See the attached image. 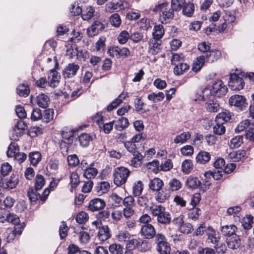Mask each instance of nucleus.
Segmentation results:
<instances>
[{
    "label": "nucleus",
    "instance_id": "obj_1",
    "mask_svg": "<svg viewBox=\"0 0 254 254\" xmlns=\"http://www.w3.org/2000/svg\"><path fill=\"white\" fill-rule=\"evenodd\" d=\"M185 0H172L171 5L168 2H163L156 6L149 11V14L159 16L174 15V12L180 11L183 8Z\"/></svg>",
    "mask_w": 254,
    "mask_h": 254
},
{
    "label": "nucleus",
    "instance_id": "obj_2",
    "mask_svg": "<svg viewBox=\"0 0 254 254\" xmlns=\"http://www.w3.org/2000/svg\"><path fill=\"white\" fill-rule=\"evenodd\" d=\"M147 211H150L152 216L156 217L158 223L168 224L171 221L170 213L166 211L165 207L161 205H152L147 207Z\"/></svg>",
    "mask_w": 254,
    "mask_h": 254
},
{
    "label": "nucleus",
    "instance_id": "obj_3",
    "mask_svg": "<svg viewBox=\"0 0 254 254\" xmlns=\"http://www.w3.org/2000/svg\"><path fill=\"white\" fill-rule=\"evenodd\" d=\"M130 171L127 168L120 167L116 168L114 172V182L118 187L124 184L130 174Z\"/></svg>",
    "mask_w": 254,
    "mask_h": 254
},
{
    "label": "nucleus",
    "instance_id": "obj_4",
    "mask_svg": "<svg viewBox=\"0 0 254 254\" xmlns=\"http://www.w3.org/2000/svg\"><path fill=\"white\" fill-rule=\"evenodd\" d=\"M245 85L243 78L236 73L230 74L228 82L229 88L234 91H239L242 89Z\"/></svg>",
    "mask_w": 254,
    "mask_h": 254
},
{
    "label": "nucleus",
    "instance_id": "obj_5",
    "mask_svg": "<svg viewBox=\"0 0 254 254\" xmlns=\"http://www.w3.org/2000/svg\"><path fill=\"white\" fill-rule=\"evenodd\" d=\"M213 93L215 96L220 97L224 95L227 92V88L224 84L223 81L221 80H216L213 83L211 87Z\"/></svg>",
    "mask_w": 254,
    "mask_h": 254
},
{
    "label": "nucleus",
    "instance_id": "obj_6",
    "mask_svg": "<svg viewBox=\"0 0 254 254\" xmlns=\"http://www.w3.org/2000/svg\"><path fill=\"white\" fill-rule=\"evenodd\" d=\"M108 53L111 56L117 58L124 59L130 55V51L127 48H120L118 47L110 48Z\"/></svg>",
    "mask_w": 254,
    "mask_h": 254
},
{
    "label": "nucleus",
    "instance_id": "obj_7",
    "mask_svg": "<svg viewBox=\"0 0 254 254\" xmlns=\"http://www.w3.org/2000/svg\"><path fill=\"white\" fill-rule=\"evenodd\" d=\"M205 235L207 237L206 241L208 243L216 244L220 239L219 233L211 226L206 228Z\"/></svg>",
    "mask_w": 254,
    "mask_h": 254
},
{
    "label": "nucleus",
    "instance_id": "obj_8",
    "mask_svg": "<svg viewBox=\"0 0 254 254\" xmlns=\"http://www.w3.org/2000/svg\"><path fill=\"white\" fill-rule=\"evenodd\" d=\"M79 69V65L75 63H70L67 64L63 70V75L65 79L74 77Z\"/></svg>",
    "mask_w": 254,
    "mask_h": 254
},
{
    "label": "nucleus",
    "instance_id": "obj_9",
    "mask_svg": "<svg viewBox=\"0 0 254 254\" xmlns=\"http://www.w3.org/2000/svg\"><path fill=\"white\" fill-rule=\"evenodd\" d=\"M141 236L147 239H151L154 237L156 231L152 224L142 225L140 232Z\"/></svg>",
    "mask_w": 254,
    "mask_h": 254
},
{
    "label": "nucleus",
    "instance_id": "obj_10",
    "mask_svg": "<svg viewBox=\"0 0 254 254\" xmlns=\"http://www.w3.org/2000/svg\"><path fill=\"white\" fill-rule=\"evenodd\" d=\"M246 101L245 97L239 95H233L229 99V103L230 105L238 107L241 110L243 109V107H245Z\"/></svg>",
    "mask_w": 254,
    "mask_h": 254
},
{
    "label": "nucleus",
    "instance_id": "obj_11",
    "mask_svg": "<svg viewBox=\"0 0 254 254\" xmlns=\"http://www.w3.org/2000/svg\"><path fill=\"white\" fill-rule=\"evenodd\" d=\"M106 206V203L101 198H94L90 200L88 208L92 212L99 211L103 209Z\"/></svg>",
    "mask_w": 254,
    "mask_h": 254
},
{
    "label": "nucleus",
    "instance_id": "obj_12",
    "mask_svg": "<svg viewBox=\"0 0 254 254\" xmlns=\"http://www.w3.org/2000/svg\"><path fill=\"white\" fill-rule=\"evenodd\" d=\"M228 247L232 250H236L240 247L241 245V239L238 235L229 237L226 239Z\"/></svg>",
    "mask_w": 254,
    "mask_h": 254
},
{
    "label": "nucleus",
    "instance_id": "obj_13",
    "mask_svg": "<svg viewBox=\"0 0 254 254\" xmlns=\"http://www.w3.org/2000/svg\"><path fill=\"white\" fill-rule=\"evenodd\" d=\"M104 28L103 23L99 21H95L91 27L87 29V34L89 36L93 37L98 34Z\"/></svg>",
    "mask_w": 254,
    "mask_h": 254
},
{
    "label": "nucleus",
    "instance_id": "obj_14",
    "mask_svg": "<svg viewBox=\"0 0 254 254\" xmlns=\"http://www.w3.org/2000/svg\"><path fill=\"white\" fill-rule=\"evenodd\" d=\"M220 231L223 236L229 237L236 235V233L238 231V228L234 224H229L221 226Z\"/></svg>",
    "mask_w": 254,
    "mask_h": 254
},
{
    "label": "nucleus",
    "instance_id": "obj_15",
    "mask_svg": "<svg viewBox=\"0 0 254 254\" xmlns=\"http://www.w3.org/2000/svg\"><path fill=\"white\" fill-rule=\"evenodd\" d=\"M111 236L110 229L107 225L99 227L97 237L100 241L104 242L109 239Z\"/></svg>",
    "mask_w": 254,
    "mask_h": 254
},
{
    "label": "nucleus",
    "instance_id": "obj_16",
    "mask_svg": "<svg viewBox=\"0 0 254 254\" xmlns=\"http://www.w3.org/2000/svg\"><path fill=\"white\" fill-rule=\"evenodd\" d=\"M246 155L247 152L245 150H240L229 153L228 157L232 161L238 162L244 159Z\"/></svg>",
    "mask_w": 254,
    "mask_h": 254
},
{
    "label": "nucleus",
    "instance_id": "obj_17",
    "mask_svg": "<svg viewBox=\"0 0 254 254\" xmlns=\"http://www.w3.org/2000/svg\"><path fill=\"white\" fill-rule=\"evenodd\" d=\"M59 73L54 69L50 70V75L48 76L49 84L52 87H56L59 83V79L60 78Z\"/></svg>",
    "mask_w": 254,
    "mask_h": 254
},
{
    "label": "nucleus",
    "instance_id": "obj_18",
    "mask_svg": "<svg viewBox=\"0 0 254 254\" xmlns=\"http://www.w3.org/2000/svg\"><path fill=\"white\" fill-rule=\"evenodd\" d=\"M127 95V93H121L118 97V98H117L109 106H107V110L108 111H111L112 110L116 108L119 105H120L123 102V100L126 98Z\"/></svg>",
    "mask_w": 254,
    "mask_h": 254
},
{
    "label": "nucleus",
    "instance_id": "obj_19",
    "mask_svg": "<svg viewBox=\"0 0 254 254\" xmlns=\"http://www.w3.org/2000/svg\"><path fill=\"white\" fill-rule=\"evenodd\" d=\"M210 157L211 155L208 152L201 151L197 154L195 159L197 163L204 164L210 160Z\"/></svg>",
    "mask_w": 254,
    "mask_h": 254
},
{
    "label": "nucleus",
    "instance_id": "obj_20",
    "mask_svg": "<svg viewBox=\"0 0 254 254\" xmlns=\"http://www.w3.org/2000/svg\"><path fill=\"white\" fill-rule=\"evenodd\" d=\"M149 188L154 191L160 190L164 185L163 182L158 178H155L150 181L149 183Z\"/></svg>",
    "mask_w": 254,
    "mask_h": 254
},
{
    "label": "nucleus",
    "instance_id": "obj_21",
    "mask_svg": "<svg viewBox=\"0 0 254 254\" xmlns=\"http://www.w3.org/2000/svg\"><path fill=\"white\" fill-rule=\"evenodd\" d=\"M49 102V97L44 94H41L37 96L36 103L41 108H46L48 106Z\"/></svg>",
    "mask_w": 254,
    "mask_h": 254
},
{
    "label": "nucleus",
    "instance_id": "obj_22",
    "mask_svg": "<svg viewBox=\"0 0 254 254\" xmlns=\"http://www.w3.org/2000/svg\"><path fill=\"white\" fill-rule=\"evenodd\" d=\"M199 179L194 176H190L186 181V185L188 188L194 189L197 188L200 185Z\"/></svg>",
    "mask_w": 254,
    "mask_h": 254
},
{
    "label": "nucleus",
    "instance_id": "obj_23",
    "mask_svg": "<svg viewBox=\"0 0 254 254\" xmlns=\"http://www.w3.org/2000/svg\"><path fill=\"white\" fill-rule=\"evenodd\" d=\"M231 118V113L229 111H226L218 114L216 117L215 122H218L219 124H225L229 121Z\"/></svg>",
    "mask_w": 254,
    "mask_h": 254
},
{
    "label": "nucleus",
    "instance_id": "obj_24",
    "mask_svg": "<svg viewBox=\"0 0 254 254\" xmlns=\"http://www.w3.org/2000/svg\"><path fill=\"white\" fill-rule=\"evenodd\" d=\"M221 52L217 50H210L206 55V59L209 63L214 62L218 60L221 56Z\"/></svg>",
    "mask_w": 254,
    "mask_h": 254
},
{
    "label": "nucleus",
    "instance_id": "obj_25",
    "mask_svg": "<svg viewBox=\"0 0 254 254\" xmlns=\"http://www.w3.org/2000/svg\"><path fill=\"white\" fill-rule=\"evenodd\" d=\"M206 108L210 112H216L219 110L220 106L217 100L213 98L208 100L206 103Z\"/></svg>",
    "mask_w": 254,
    "mask_h": 254
},
{
    "label": "nucleus",
    "instance_id": "obj_26",
    "mask_svg": "<svg viewBox=\"0 0 254 254\" xmlns=\"http://www.w3.org/2000/svg\"><path fill=\"white\" fill-rule=\"evenodd\" d=\"M18 183V177L15 175H12L9 179H6L3 185L4 188L12 189L16 187Z\"/></svg>",
    "mask_w": 254,
    "mask_h": 254
},
{
    "label": "nucleus",
    "instance_id": "obj_27",
    "mask_svg": "<svg viewBox=\"0 0 254 254\" xmlns=\"http://www.w3.org/2000/svg\"><path fill=\"white\" fill-rule=\"evenodd\" d=\"M156 250L160 254H169L171 251V247L166 240L156 246Z\"/></svg>",
    "mask_w": 254,
    "mask_h": 254
},
{
    "label": "nucleus",
    "instance_id": "obj_28",
    "mask_svg": "<svg viewBox=\"0 0 254 254\" xmlns=\"http://www.w3.org/2000/svg\"><path fill=\"white\" fill-rule=\"evenodd\" d=\"M152 34L153 36L152 40H159L161 39L164 34V30L163 26L160 24L155 26Z\"/></svg>",
    "mask_w": 254,
    "mask_h": 254
},
{
    "label": "nucleus",
    "instance_id": "obj_29",
    "mask_svg": "<svg viewBox=\"0 0 254 254\" xmlns=\"http://www.w3.org/2000/svg\"><path fill=\"white\" fill-rule=\"evenodd\" d=\"M150 195L145 194L138 197L137 201L138 205H139L140 206L145 207L146 210L147 211V207L151 206L149 205V204L150 202Z\"/></svg>",
    "mask_w": 254,
    "mask_h": 254
},
{
    "label": "nucleus",
    "instance_id": "obj_30",
    "mask_svg": "<svg viewBox=\"0 0 254 254\" xmlns=\"http://www.w3.org/2000/svg\"><path fill=\"white\" fill-rule=\"evenodd\" d=\"M155 40H150L149 43V53L152 55L158 54L161 50V44Z\"/></svg>",
    "mask_w": 254,
    "mask_h": 254
},
{
    "label": "nucleus",
    "instance_id": "obj_31",
    "mask_svg": "<svg viewBox=\"0 0 254 254\" xmlns=\"http://www.w3.org/2000/svg\"><path fill=\"white\" fill-rule=\"evenodd\" d=\"M102 118L101 119V121L98 120L97 122L99 126V127L101 128V129L103 130L105 133H110L111 130L113 129L114 122L104 123L102 122Z\"/></svg>",
    "mask_w": 254,
    "mask_h": 254
},
{
    "label": "nucleus",
    "instance_id": "obj_32",
    "mask_svg": "<svg viewBox=\"0 0 254 254\" xmlns=\"http://www.w3.org/2000/svg\"><path fill=\"white\" fill-rule=\"evenodd\" d=\"M191 134L189 132H184L177 135L174 139L175 143H184L190 138Z\"/></svg>",
    "mask_w": 254,
    "mask_h": 254
},
{
    "label": "nucleus",
    "instance_id": "obj_33",
    "mask_svg": "<svg viewBox=\"0 0 254 254\" xmlns=\"http://www.w3.org/2000/svg\"><path fill=\"white\" fill-rule=\"evenodd\" d=\"M201 97V100H208L212 99L213 98H215L214 97L215 95L213 93V91L212 90L211 87H205L202 91L201 95H200Z\"/></svg>",
    "mask_w": 254,
    "mask_h": 254
},
{
    "label": "nucleus",
    "instance_id": "obj_34",
    "mask_svg": "<svg viewBox=\"0 0 254 254\" xmlns=\"http://www.w3.org/2000/svg\"><path fill=\"white\" fill-rule=\"evenodd\" d=\"M110 189V184L107 182H102L96 187V191L99 195L106 193Z\"/></svg>",
    "mask_w": 254,
    "mask_h": 254
},
{
    "label": "nucleus",
    "instance_id": "obj_35",
    "mask_svg": "<svg viewBox=\"0 0 254 254\" xmlns=\"http://www.w3.org/2000/svg\"><path fill=\"white\" fill-rule=\"evenodd\" d=\"M182 171L185 174H189L193 168V165L191 160L186 159L182 163Z\"/></svg>",
    "mask_w": 254,
    "mask_h": 254
},
{
    "label": "nucleus",
    "instance_id": "obj_36",
    "mask_svg": "<svg viewBox=\"0 0 254 254\" xmlns=\"http://www.w3.org/2000/svg\"><path fill=\"white\" fill-rule=\"evenodd\" d=\"M143 190V185L141 181H138L133 184L132 194L135 196H139Z\"/></svg>",
    "mask_w": 254,
    "mask_h": 254
},
{
    "label": "nucleus",
    "instance_id": "obj_37",
    "mask_svg": "<svg viewBox=\"0 0 254 254\" xmlns=\"http://www.w3.org/2000/svg\"><path fill=\"white\" fill-rule=\"evenodd\" d=\"M79 142L81 146L83 147H87L91 140V136L88 133H82L78 137Z\"/></svg>",
    "mask_w": 254,
    "mask_h": 254
},
{
    "label": "nucleus",
    "instance_id": "obj_38",
    "mask_svg": "<svg viewBox=\"0 0 254 254\" xmlns=\"http://www.w3.org/2000/svg\"><path fill=\"white\" fill-rule=\"evenodd\" d=\"M189 68V65L186 64L180 63L177 64L174 69V71L176 75H181L184 72L186 71Z\"/></svg>",
    "mask_w": 254,
    "mask_h": 254
},
{
    "label": "nucleus",
    "instance_id": "obj_39",
    "mask_svg": "<svg viewBox=\"0 0 254 254\" xmlns=\"http://www.w3.org/2000/svg\"><path fill=\"white\" fill-rule=\"evenodd\" d=\"M17 93L20 96L26 97L29 94L30 89L26 84H19L17 87Z\"/></svg>",
    "mask_w": 254,
    "mask_h": 254
},
{
    "label": "nucleus",
    "instance_id": "obj_40",
    "mask_svg": "<svg viewBox=\"0 0 254 254\" xmlns=\"http://www.w3.org/2000/svg\"><path fill=\"white\" fill-rule=\"evenodd\" d=\"M243 142V136L242 135H237L231 139L229 146L231 148H238L241 146Z\"/></svg>",
    "mask_w": 254,
    "mask_h": 254
},
{
    "label": "nucleus",
    "instance_id": "obj_41",
    "mask_svg": "<svg viewBox=\"0 0 254 254\" xmlns=\"http://www.w3.org/2000/svg\"><path fill=\"white\" fill-rule=\"evenodd\" d=\"M130 238V235L128 232L125 231H119L116 236V239L121 243L127 242Z\"/></svg>",
    "mask_w": 254,
    "mask_h": 254
},
{
    "label": "nucleus",
    "instance_id": "obj_42",
    "mask_svg": "<svg viewBox=\"0 0 254 254\" xmlns=\"http://www.w3.org/2000/svg\"><path fill=\"white\" fill-rule=\"evenodd\" d=\"M122 3L121 1L118 2L117 0H113L109 2L106 5V10L110 12H113L114 10L122 9Z\"/></svg>",
    "mask_w": 254,
    "mask_h": 254
},
{
    "label": "nucleus",
    "instance_id": "obj_43",
    "mask_svg": "<svg viewBox=\"0 0 254 254\" xmlns=\"http://www.w3.org/2000/svg\"><path fill=\"white\" fill-rule=\"evenodd\" d=\"M98 173L97 169L93 167H89L84 170V176L87 179L94 178Z\"/></svg>",
    "mask_w": 254,
    "mask_h": 254
},
{
    "label": "nucleus",
    "instance_id": "obj_44",
    "mask_svg": "<svg viewBox=\"0 0 254 254\" xmlns=\"http://www.w3.org/2000/svg\"><path fill=\"white\" fill-rule=\"evenodd\" d=\"M170 197V194L167 190H159L156 195V199L159 203H163Z\"/></svg>",
    "mask_w": 254,
    "mask_h": 254
},
{
    "label": "nucleus",
    "instance_id": "obj_45",
    "mask_svg": "<svg viewBox=\"0 0 254 254\" xmlns=\"http://www.w3.org/2000/svg\"><path fill=\"white\" fill-rule=\"evenodd\" d=\"M194 5L193 3L188 2L184 5L183 8V13L184 15H188V16H191L194 12Z\"/></svg>",
    "mask_w": 254,
    "mask_h": 254
},
{
    "label": "nucleus",
    "instance_id": "obj_46",
    "mask_svg": "<svg viewBox=\"0 0 254 254\" xmlns=\"http://www.w3.org/2000/svg\"><path fill=\"white\" fill-rule=\"evenodd\" d=\"M205 55L198 57L197 58L195 65H193L192 66V70L195 72H197L199 71L201 67L205 63Z\"/></svg>",
    "mask_w": 254,
    "mask_h": 254
},
{
    "label": "nucleus",
    "instance_id": "obj_47",
    "mask_svg": "<svg viewBox=\"0 0 254 254\" xmlns=\"http://www.w3.org/2000/svg\"><path fill=\"white\" fill-rule=\"evenodd\" d=\"M169 189L172 191H177L180 190L182 186L181 182L176 178L171 179L169 183Z\"/></svg>",
    "mask_w": 254,
    "mask_h": 254
},
{
    "label": "nucleus",
    "instance_id": "obj_48",
    "mask_svg": "<svg viewBox=\"0 0 254 254\" xmlns=\"http://www.w3.org/2000/svg\"><path fill=\"white\" fill-rule=\"evenodd\" d=\"M29 157L31 164L34 166H36L41 159V155L39 152L30 153Z\"/></svg>",
    "mask_w": 254,
    "mask_h": 254
},
{
    "label": "nucleus",
    "instance_id": "obj_49",
    "mask_svg": "<svg viewBox=\"0 0 254 254\" xmlns=\"http://www.w3.org/2000/svg\"><path fill=\"white\" fill-rule=\"evenodd\" d=\"M129 125L128 119L125 117H122L116 123L115 128L117 130H122Z\"/></svg>",
    "mask_w": 254,
    "mask_h": 254
},
{
    "label": "nucleus",
    "instance_id": "obj_50",
    "mask_svg": "<svg viewBox=\"0 0 254 254\" xmlns=\"http://www.w3.org/2000/svg\"><path fill=\"white\" fill-rule=\"evenodd\" d=\"M130 35L126 30L122 31L118 36V41L121 44H124L127 42L130 38Z\"/></svg>",
    "mask_w": 254,
    "mask_h": 254
},
{
    "label": "nucleus",
    "instance_id": "obj_51",
    "mask_svg": "<svg viewBox=\"0 0 254 254\" xmlns=\"http://www.w3.org/2000/svg\"><path fill=\"white\" fill-rule=\"evenodd\" d=\"M109 250L112 254H122L124 248L120 245L113 244L109 246Z\"/></svg>",
    "mask_w": 254,
    "mask_h": 254
},
{
    "label": "nucleus",
    "instance_id": "obj_52",
    "mask_svg": "<svg viewBox=\"0 0 254 254\" xmlns=\"http://www.w3.org/2000/svg\"><path fill=\"white\" fill-rule=\"evenodd\" d=\"M37 190L33 188H29L27 190L28 196L31 202H35L40 197V195L37 192Z\"/></svg>",
    "mask_w": 254,
    "mask_h": 254
},
{
    "label": "nucleus",
    "instance_id": "obj_53",
    "mask_svg": "<svg viewBox=\"0 0 254 254\" xmlns=\"http://www.w3.org/2000/svg\"><path fill=\"white\" fill-rule=\"evenodd\" d=\"M193 230L192 226L190 223H184L178 229L179 232L186 234L190 233Z\"/></svg>",
    "mask_w": 254,
    "mask_h": 254
},
{
    "label": "nucleus",
    "instance_id": "obj_54",
    "mask_svg": "<svg viewBox=\"0 0 254 254\" xmlns=\"http://www.w3.org/2000/svg\"><path fill=\"white\" fill-rule=\"evenodd\" d=\"M54 114V110L52 109H48L45 110L44 114L42 116V119L44 122L49 123L53 120Z\"/></svg>",
    "mask_w": 254,
    "mask_h": 254
},
{
    "label": "nucleus",
    "instance_id": "obj_55",
    "mask_svg": "<svg viewBox=\"0 0 254 254\" xmlns=\"http://www.w3.org/2000/svg\"><path fill=\"white\" fill-rule=\"evenodd\" d=\"M159 162L157 160H154L152 162H148L147 165V168L154 173H157L159 171Z\"/></svg>",
    "mask_w": 254,
    "mask_h": 254
},
{
    "label": "nucleus",
    "instance_id": "obj_56",
    "mask_svg": "<svg viewBox=\"0 0 254 254\" xmlns=\"http://www.w3.org/2000/svg\"><path fill=\"white\" fill-rule=\"evenodd\" d=\"M44 178L41 175H37L35 179V188L36 190H41L45 185Z\"/></svg>",
    "mask_w": 254,
    "mask_h": 254
},
{
    "label": "nucleus",
    "instance_id": "obj_57",
    "mask_svg": "<svg viewBox=\"0 0 254 254\" xmlns=\"http://www.w3.org/2000/svg\"><path fill=\"white\" fill-rule=\"evenodd\" d=\"M250 125V121L249 120H245L241 122L235 128L236 132H240L244 131Z\"/></svg>",
    "mask_w": 254,
    "mask_h": 254
},
{
    "label": "nucleus",
    "instance_id": "obj_58",
    "mask_svg": "<svg viewBox=\"0 0 254 254\" xmlns=\"http://www.w3.org/2000/svg\"><path fill=\"white\" fill-rule=\"evenodd\" d=\"M88 219V215L87 213L84 211L79 212L76 217V221L79 224L85 223Z\"/></svg>",
    "mask_w": 254,
    "mask_h": 254
},
{
    "label": "nucleus",
    "instance_id": "obj_59",
    "mask_svg": "<svg viewBox=\"0 0 254 254\" xmlns=\"http://www.w3.org/2000/svg\"><path fill=\"white\" fill-rule=\"evenodd\" d=\"M68 228L64 222H62L60 226L59 234L61 239L66 237L67 235Z\"/></svg>",
    "mask_w": 254,
    "mask_h": 254
},
{
    "label": "nucleus",
    "instance_id": "obj_60",
    "mask_svg": "<svg viewBox=\"0 0 254 254\" xmlns=\"http://www.w3.org/2000/svg\"><path fill=\"white\" fill-rule=\"evenodd\" d=\"M79 183V177L76 172H73L70 175V183L71 187H76Z\"/></svg>",
    "mask_w": 254,
    "mask_h": 254
},
{
    "label": "nucleus",
    "instance_id": "obj_61",
    "mask_svg": "<svg viewBox=\"0 0 254 254\" xmlns=\"http://www.w3.org/2000/svg\"><path fill=\"white\" fill-rule=\"evenodd\" d=\"M68 31V28L65 26L59 25L57 27L56 36L59 38H63V36Z\"/></svg>",
    "mask_w": 254,
    "mask_h": 254
},
{
    "label": "nucleus",
    "instance_id": "obj_62",
    "mask_svg": "<svg viewBox=\"0 0 254 254\" xmlns=\"http://www.w3.org/2000/svg\"><path fill=\"white\" fill-rule=\"evenodd\" d=\"M213 132L218 135L224 134L225 132V127L223 126V124L216 122V125L213 127Z\"/></svg>",
    "mask_w": 254,
    "mask_h": 254
},
{
    "label": "nucleus",
    "instance_id": "obj_63",
    "mask_svg": "<svg viewBox=\"0 0 254 254\" xmlns=\"http://www.w3.org/2000/svg\"><path fill=\"white\" fill-rule=\"evenodd\" d=\"M67 159L69 166L75 167L79 163V160L75 154L68 155Z\"/></svg>",
    "mask_w": 254,
    "mask_h": 254
},
{
    "label": "nucleus",
    "instance_id": "obj_64",
    "mask_svg": "<svg viewBox=\"0 0 254 254\" xmlns=\"http://www.w3.org/2000/svg\"><path fill=\"white\" fill-rule=\"evenodd\" d=\"M253 217L250 215L243 219V226L245 229H250L252 227Z\"/></svg>",
    "mask_w": 254,
    "mask_h": 254
}]
</instances>
